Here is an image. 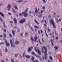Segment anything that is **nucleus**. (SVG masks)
<instances>
[{
  "label": "nucleus",
  "mask_w": 62,
  "mask_h": 62,
  "mask_svg": "<svg viewBox=\"0 0 62 62\" xmlns=\"http://www.w3.org/2000/svg\"><path fill=\"white\" fill-rule=\"evenodd\" d=\"M60 41L61 43H62V40H60Z\"/></svg>",
  "instance_id": "774afa93"
},
{
  "label": "nucleus",
  "mask_w": 62,
  "mask_h": 62,
  "mask_svg": "<svg viewBox=\"0 0 62 62\" xmlns=\"http://www.w3.org/2000/svg\"><path fill=\"white\" fill-rule=\"evenodd\" d=\"M14 8L15 9H18V8H17V6H15Z\"/></svg>",
  "instance_id": "bb28decb"
},
{
  "label": "nucleus",
  "mask_w": 62,
  "mask_h": 62,
  "mask_svg": "<svg viewBox=\"0 0 62 62\" xmlns=\"http://www.w3.org/2000/svg\"><path fill=\"white\" fill-rule=\"evenodd\" d=\"M29 12L31 15V14H33V12L31 11H29Z\"/></svg>",
  "instance_id": "6ab92c4d"
},
{
  "label": "nucleus",
  "mask_w": 62,
  "mask_h": 62,
  "mask_svg": "<svg viewBox=\"0 0 62 62\" xmlns=\"http://www.w3.org/2000/svg\"><path fill=\"white\" fill-rule=\"evenodd\" d=\"M15 56L16 57H17L18 56V54H15Z\"/></svg>",
  "instance_id": "a19ab883"
},
{
  "label": "nucleus",
  "mask_w": 62,
  "mask_h": 62,
  "mask_svg": "<svg viewBox=\"0 0 62 62\" xmlns=\"http://www.w3.org/2000/svg\"><path fill=\"white\" fill-rule=\"evenodd\" d=\"M26 22V20L25 19H22L21 20H20V22L21 23H23L24 22Z\"/></svg>",
  "instance_id": "20e7f679"
},
{
  "label": "nucleus",
  "mask_w": 62,
  "mask_h": 62,
  "mask_svg": "<svg viewBox=\"0 0 62 62\" xmlns=\"http://www.w3.org/2000/svg\"><path fill=\"white\" fill-rule=\"evenodd\" d=\"M34 27H35L36 28L39 29V28L37 26H34Z\"/></svg>",
  "instance_id": "e433bc0d"
},
{
  "label": "nucleus",
  "mask_w": 62,
  "mask_h": 62,
  "mask_svg": "<svg viewBox=\"0 0 62 62\" xmlns=\"http://www.w3.org/2000/svg\"><path fill=\"white\" fill-rule=\"evenodd\" d=\"M9 23H13V22H12V21H9Z\"/></svg>",
  "instance_id": "864d4df0"
},
{
  "label": "nucleus",
  "mask_w": 62,
  "mask_h": 62,
  "mask_svg": "<svg viewBox=\"0 0 62 62\" xmlns=\"http://www.w3.org/2000/svg\"><path fill=\"white\" fill-rule=\"evenodd\" d=\"M23 15V13L22 14L21 13H20L19 14V15L20 16H22Z\"/></svg>",
  "instance_id": "c9c22d12"
},
{
  "label": "nucleus",
  "mask_w": 62,
  "mask_h": 62,
  "mask_svg": "<svg viewBox=\"0 0 62 62\" xmlns=\"http://www.w3.org/2000/svg\"><path fill=\"white\" fill-rule=\"evenodd\" d=\"M9 36L10 37V38H11L12 37V35H11V33L10 34Z\"/></svg>",
  "instance_id": "ea45409f"
},
{
  "label": "nucleus",
  "mask_w": 62,
  "mask_h": 62,
  "mask_svg": "<svg viewBox=\"0 0 62 62\" xmlns=\"http://www.w3.org/2000/svg\"><path fill=\"white\" fill-rule=\"evenodd\" d=\"M11 60L12 61V62H14V60H13V59H12Z\"/></svg>",
  "instance_id": "3c124183"
},
{
  "label": "nucleus",
  "mask_w": 62,
  "mask_h": 62,
  "mask_svg": "<svg viewBox=\"0 0 62 62\" xmlns=\"http://www.w3.org/2000/svg\"><path fill=\"white\" fill-rule=\"evenodd\" d=\"M48 32H50L51 31V30L49 28L48 29Z\"/></svg>",
  "instance_id": "49530a36"
},
{
  "label": "nucleus",
  "mask_w": 62,
  "mask_h": 62,
  "mask_svg": "<svg viewBox=\"0 0 62 62\" xmlns=\"http://www.w3.org/2000/svg\"><path fill=\"white\" fill-rule=\"evenodd\" d=\"M34 39L35 40H37L38 39V37L37 36H35L34 38Z\"/></svg>",
  "instance_id": "aec40b11"
},
{
  "label": "nucleus",
  "mask_w": 62,
  "mask_h": 62,
  "mask_svg": "<svg viewBox=\"0 0 62 62\" xmlns=\"http://www.w3.org/2000/svg\"><path fill=\"white\" fill-rule=\"evenodd\" d=\"M31 30H32L33 31H34V30H33V28H32V27L31 28Z\"/></svg>",
  "instance_id": "052dcab7"
},
{
  "label": "nucleus",
  "mask_w": 62,
  "mask_h": 62,
  "mask_svg": "<svg viewBox=\"0 0 62 62\" xmlns=\"http://www.w3.org/2000/svg\"><path fill=\"white\" fill-rule=\"evenodd\" d=\"M43 1V2L44 3H46V2L45 1V0H42Z\"/></svg>",
  "instance_id": "8fccbe9b"
},
{
  "label": "nucleus",
  "mask_w": 62,
  "mask_h": 62,
  "mask_svg": "<svg viewBox=\"0 0 62 62\" xmlns=\"http://www.w3.org/2000/svg\"><path fill=\"white\" fill-rule=\"evenodd\" d=\"M19 43V42H18L17 41H16V45H18Z\"/></svg>",
  "instance_id": "393cba45"
},
{
  "label": "nucleus",
  "mask_w": 62,
  "mask_h": 62,
  "mask_svg": "<svg viewBox=\"0 0 62 62\" xmlns=\"http://www.w3.org/2000/svg\"><path fill=\"white\" fill-rule=\"evenodd\" d=\"M54 35H53L52 36V37H53L54 39Z\"/></svg>",
  "instance_id": "5fc2aeb1"
},
{
  "label": "nucleus",
  "mask_w": 62,
  "mask_h": 62,
  "mask_svg": "<svg viewBox=\"0 0 62 62\" xmlns=\"http://www.w3.org/2000/svg\"><path fill=\"white\" fill-rule=\"evenodd\" d=\"M3 5V4L2 3H0V6H2Z\"/></svg>",
  "instance_id": "a18cd8bd"
},
{
  "label": "nucleus",
  "mask_w": 62,
  "mask_h": 62,
  "mask_svg": "<svg viewBox=\"0 0 62 62\" xmlns=\"http://www.w3.org/2000/svg\"><path fill=\"white\" fill-rule=\"evenodd\" d=\"M17 2H23V0H19V1H17Z\"/></svg>",
  "instance_id": "2f4dec72"
},
{
  "label": "nucleus",
  "mask_w": 62,
  "mask_h": 62,
  "mask_svg": "<svg viewBox=\"0 0 62 62\" xmlns=\"http://www.w3.org/2000/svg\"><path fill=\"white\" fill-rule=\"evenodd\" d=\"M24 54H25V53H24L23 54V57H24Z\"/></svg>",
  "instance_id": "13d9d810"
},
{
  "label": "nucleus",
  "mask_w": 62,
  "mask_h": 62,
  "mask_svg": "<svg viewBox=\"0 0 62 62\" xmlns=\"http://www.w3.org/2000/svg\"><path fill=\"white\" fill-rule=\"evenodd\" d=\"M28 8H27V9L26 10H25L24 11V12H25L26 13V12H27V10H28Z\"/></svg>",
  "instance_id": "58836bf2"
},
{
  "label": "nucleus",
  "mask_w": 62,
  "mask_h": 62,
  "mask_svg": "<svg viewBox=\"0 0 62 62\" xmlns=\"http://www.w3.org/2000/svg\"><path fill=\"white\" fill-rule=\"evenodd\" d=\"M0 15L2 16V17H4V14H3V13H1V12L0 11Z\"/></svg>",
  "instance_id": "4468645a"
},
{
  "label": "nucleus",
  "mask_w": 62,
  "mask_h": 62,
  "mask_svg": "<svg viewBox=\"0 0 62 62\" xmlns=\"http://www.w3.org/2000/svg\"><path fill=\"white\" fill-rule=\"evenodd\" d=\"M44 30L45 31V33L46 34V36H47V37H48V34H47V32H46V30Z\"/></svg>",
  "instance_id": "4be33fe9"
},
{
  "label": "nucleus",
  "mask_w": 62,
  "mask_h": 62,
  "mask_svg": "<svg viewBox=\"0 0 62 62\" xmlns=\"http://www.w3.org/2000/svg\"><path fill=\"white\" fill-rule=\"evenodd\" d=\"M0 55H2V54L0 53Z\"/></svg>",
  "instance_id": "69168bd1"
},
{
  "label": "nucleus",
  "mask_w": 62,
  "mask_h": 62,
  "mask_svg": "<svg viewBox=\"0 0 62 62\" xmlns=\"http://www.w3.org/2000/svg\"><path fill=\"white\" fill-rule=\"evenodd\" d=\"M25 57L26 58H30V57L29 55H25Z\"/></svg>",
  "instance_id": "9d476101"
},
{
  "label": "nucleus",
  "mask_w": 62,
  "mask_h": 62,
  "mask_svg": "<svg viewBox=\"0 0 62 62\" xmlns=\"http://www.w3.org/2000/svg\"><path fill=\"white\" fill-rule=\"evenodd\" d=\"M17 30H18V31H17L18 32L20 33V30L18 28Z\"/></svg>",
  "instance_id": "4c0bfd02"
},
{
  "label": "nucleus",
  "mask_w": 62,
  "mask_h": 62,
  "mask_svg": "<svg viewBox=\"0 0 62 62\" xmlns=\"http://www.w3.org/2000/svg\"><path fill=\"white\" fill-rule=\"evenodd\" d=\"M35 32H37V30L35 29Z\"/></svg>",
  "instance_id": "338daca9"
},
{
  "label": "nucleus",
  "mask_w": 62,
  "mask_h": 62,
  "mask_svg": "<svg viewBox=\"0 0 62 62\" xmlns=\"http://www.w3.org/2000/svg\"><path fill=\"white\" fill-rule=\"evenodd\" d=\"M49 18H51V15H49L48 16Z\"/></svg>",
  "instance_id": "bf43d9fd"
},
{
  "label": "nucleus",
  "mask_w": 62,
  "mask_h": 62,
  "mask_svg": "<svg viewBox=\"0 0 62 62\" xmlns=\"http://www.w3.org/2000/svg\"><path fill=\"white\" fill-rule=\"evenodd\" d=\"M31 39L32 41H33V37H32V36L31 37Z\"/></svg>",
  "instance_id": "7c9ffc66"
},
{
  "label": "nucleus",
  "mask_w": 62,
  "mask_h": 62,
  "mask_svg": "<svg viewBox=\"0 0 62 62\" xmlns=\"http://www.w3.org/2000/svg\"><path fill=\"white\" fill-rule=\"evenodd\" d=\"M4 32H6V30L5 29H4Z\"/></svg>",
  "instance_id": "6e6d98bb"
},
{
  "label": "nucleus",
  "mask_w": 62,
  "mask_h": 62,
  "mask_svg": "<svg viewBox=\"0 0 62 62\" xmlns=\"http://www.w3.org/2000/svg\"><path fill=\"white\" fill-rule=\"evenodd\" d=\"M6 45L7 46H10V44H9V43H7L6 44Z\"/></svg>",
  "instance_id": "412c9836"
},
{
  "label": "nucleus",
  "mask_w": 62,
  "mask_h": 62,
  "mask_svg": "<svg viewBox=\"0 0 62 62\" xmlns=\"http://www.w3.org/2000/svg\"><path fill=\"white\" fill-rule=\"evenodd\" d=\"M44 26H47V25L44 24Z\"/></svg>",
  "instance_id": "09e8293b"
},
{
  "label": "nucleus",
  "mask_w": 62,
  "mask_h": 62,
  "mask_svg": "<svg viewBox=\"0 0 62 62\" xmlns=\"http://www.w3.org/2000/svg\"><path fill=\"white\" fill-rule=\"evenodd\" d=\"M44 49L45 51L44 52V54H45V58L46 60L47 59V47H46V48L45 46H43Z\"/></svg>",
  "instance_id": "f257e3e1"
},
{
  "label": "nucleus",
  "mask_w": 62,
  "mask_h": 62,
  "mask_svg": "<svg viewBox=\"0 0 62 62\" xmlns=\"http://www.w3.org/2000/svg\"><path fill=\"white\" fill-rule=\"evenodd\" d=\"M55 19H56V23H59V21L58 20V18H55Z\"/></svg>",
  "instance_id": "f3484780"
},
{
  "label": "nucleus",
  "mask_w": 62,
  "mask_h": 62,
  "mask_svg": "<svg viewBox=\"0 0 62 62\" xmlns=\"http://www.w3.org/2000/svg\"><path fill=\"white\" fill-rule=\"evenodd\" d=\"M12 33L13 34V37H14L15 36V31L13 30H12Z\"/></svg>",
  "instance_id": "f8f14e48"
},
{
  "label": "nucleus",
  "mask_w": 62,
  "mask_h": 62,
  "mask_svg": "<svg viewBox=\"0 0 62 62\" xmlns=\"http://www.w3.org/2000/svg\"><path fill=\"white\" fill-rule=\"evenodd\" d=\"M8 15H11V13L9 12L8 13Z\"/></svg>",
  "instance_id": "de8ad7c7"
},
{
  "label": "nucleus",
  "mask_w": 62,
  "mask_h": 62,
  "mask_svg": "<svg viewBox=\"0 0 62 62\" xmlns=\"http://www.w3.org/2000/svg\"><path fill=\"white\" fill-rule=\"evenodd\" d=\"M56 39L57 40H58V37H56Z\"/></svg>",
  "instance_id": "c03bdc74"
},
{
  "label": "nucleus",
  "mask_w": 62,
  "mask_h": 62,
  "mask_svg": "<svg viewBox=\"0 0 62 62\" xmlns=\"http://www.w3.org/2000/svg\"><path fill=\"white\" fill-rule=\"evenodd\" d=\"M5 43H6H6H7V41L6 40V41H5Z\"/></svg>",
  "instance_id": "e2e57ef3"
},
{
  "label": "nucleus",
  "mask_w": 62,
  "mask_h": 62,
  "mask_svg": "<svg viewBox=\"0 0 62 62\" xmlns=\"http://www.w3.org/2000/svg\"><path fill=\"white\" fill-rule=\"evenodd\" d=\"M42 14H40L39 15V16H38V17L39 18H41L42 17Z\"/></svg>",
  "instance_id": "9b49d317"
},
{
  "label": "nucleus",
  "mask_w": 62,
  "mask_h": 62,
  "mask_svg": "<svg viewBox=\"0 0 62 62\" xmlns=\"http://www.w3.org/2000/svg\"><path fill=\"white\" fill-rule=\"evenodd\" d=\"M42 32H43L42 31V30H41V33H42Z\"/></svg>",
  "instance_id": "0e129e2a"
},
{
  "label": "nucleus",
  "mask_w": 62,
  "mask_h": 62,
  "mask_svg": "<svg viewBox=\"0 0 62 62\" xmlns=\"http://www.w3.org/2000/svg\"><path fill=\"white\" fill-rule=\"evenodd\" d=\"M10 42L11 45L12 47H14L15 46L13 45V44L12 43V40L10 39Z\"/></svg>",
  "instance_id": "0eeeda50"
},
{
  "label": "nucleus",
  "mask_w": 62,
  "mask_h": 62,
  "mask_svg": "<svg viewBox=\"0 0 62 62\" xmlns=\"http://www.w3.org/2000/svg\"><path fill=\"white\" fill-rule=\"evenodd\" d=\"M35 13L36 14L38 13V10H37V7H36L35 8Z\"/></svg>",
  "instance_id": "a211bd4d"
},
{
  "label": "nucleus",
  "mask_w": 62,
  "mask_h": 62,
  "mask_svg": "<svg viewBox=\"0 0 62 62\" xmlns=\"http://www.w3.org/2000/svg\"><path fill=\"white\" fill-rule=\"evenodd\" d=\"M22 14H24V16L25 17H27L28 15V14L25 12H22Z\"/></svg>",
  "instance_id": "423d86ee"
},
{
  "label": "nucleus",
  "mask_w": 62,
  "mask_h": 62,
  "mask_svg": "<svg viewBox=\"0 0 62 62\" xmlns=\"http://www.w3.org/2000/svg\"><path fill=\"white\" fill-rule=\"evenodd\" d=\"M3 36L4 38H6L7 37V35L6 34H5V33H4V34H3Z\"/></svg>",
  "instance_id": "5701e85b"
},
{
  "label": "nucleus",
  "mask_w": 62,
  "mask_h": 62,
  "mask_svg": "<svg viewBox=\"0 0 62 62\" xmlns=\"http://www.w3.org/2000/svg\"><path fill=\"white\" fill-rule=\"evenodd\" d=\"M35 50L36 52H37V51H38V54L39 55H40L41 54V53L40 52V51L39 50V49L38 48L36 47L35 48Z\"/></svg>",
  "instance_id": "f03ea898"
},
{
  "label": "nucleus",
  "mask_w": 62,
  "mask_h": 62,
  "mask_svg": "<svg viewBox=\"0 0 62 62\" xmlns=\"http://www.w3.org/2000/svg\"><path fill=\"white\" fill-rule=\"evenodd\" d=\"M42 8L44 10H45V6H44L42 7Z\"/></svg>",
  "instance_id": "c756f323"
},
{
  "label": "nucleus",
  "mask_w": 62,
  "mask_h": 62,
  "mask_svg": "<svg viewBox=\"0 0 62 62\" xmlns=\"http://www.w3.org/2000/svg\"><path fill=\"white\" fill-rule=\"evenodd\" d=\"M27 34L28 33L27 32H26L25 33V35H26V36H27V35H28Z\"/></svg>",
  "instance_id": "79ce46f5"
},
{
  "label": "nucleus",
  "mask_w": 62,
  "mask_h": 62,
  "mask_svg": "<svg viewBox=\"0 0 62 62\" xmlns=\"http://www.w3.org/2000/svg\"><path fill=\"white\" fill-rule=\"evenodd\" d=\"M51 43L52 46H53V45H54V44H53V42H54V41H53L52 39H51Z\"/></svg>",
  "instance_id": "dca6fc26"
},
{
  "label": "nucleus",
  "mask_w": 62,
  "mask_h": 62,
  "mask_svg": "<svg viewBox=\"0 0 62 62\" xmlns=\"http://www.w3.org/2000/svg\"><path fill=\"white\" fill-rule=\"evenodd\" d=\"M34 21L38 25H39V23H38V22L37 21V20H36V19H34Z\"/></svg>",
  "instance_id": "ddd939ff"
},
{
  "label": "nucleus",
  "mask_w": 62,
  "mask_h": 62,
  "mask_svg": "<svg viewBox=\"0 0 62 62\" xmlns=\"http://www.w3.org/2000/svg\"><path fill=\"white\" fill-rule=\"evenodd\" d=\"M33 46H31L30 47V48L29 47L28 49V52H31V50L33 49Z\"/></svg>",
  "instance_id": "39448f33"
},
{
  "label": "nucleus",
  "mask_w": 62,
  "mask_h": 62,
  "mask_svg": "<svg viewBox=\"0 0 62 62\" xmlns=\"http://www.w3.org/2000/svg\"><path fill=\"white\" fill-rule=\"evenodd\" d=\"M43 19H44V18H45L44 16H43Z\"/></svg>",
  "instance_id": "680f3d73"
},
{
  "label": "nucleus",
  "mask_w": 62,
  "mask_h": 62,
  "mask_svg": "<svg viewBox=\"0 0 62 62\" xmlns=\"http://www.w3.org/2000/svg\"><path fill=\"white\" fill-rule=\"evenodd\" d=\"M45 23H46V24H47V22H46V21L45 20Z\"/></svg>",
  "instance_id": "4d7b16f0"
},
{
  "label": "nucleus",
  "mask_w": 62,
  "mask_h": 62,
  "mask_svg": "<svg viewBox=\"0 0 62 62\" xmlns=\"http://www.w3.org/2000/svg\"><path fill=\"white\" fill-rule=\"evenodd\" d=\"M0 21L1 22H3V19L2 18H1V17H0Z\"/></svg>",
  "instance_id": "37998d69"
},
{
  "label": "nucleus",
  "mask_w": 62,
  "mask_h": 62,
  "mask_svg": "<svg viewBox=\"0 0 62 62\" xmlns=\"http://www.w3.org/2000/svg\"><path fill=\"white\" fill-rule=\"evenodd\" d=\"M13 21L14 22V23H16V24L17 23V19H16V18H14L13 19Z\"/></svg>",
  "instance_id": "1a4fd4ad"
},
{
  "label": "nucleus",
  "mask_w": 62,
  "mask_h": 62,
  "mask_svg": "<svg viewBox=\"0 0 62 62\" xmlns=\"http://www.w3.org/2000/svg\"><path fill=\"white\" fill-rule=\"evenodd\" d=\"M5 52H8V49L7 48H5Z\"/></svg>",
  "instance_id": "473e14b6"
},
{
  "label": "nucleus",
  "mask_w": 62,
  "mask_h": 62,
  "mask_svg": "<svg viewBox=\"0 0 62 62\" xmlns=\"http://www.w3.org/2000/svg\"><path fill=\"white\" fill-rule=\"evenodd\" d=\"M54 48L55 49V50H56L58 49V47L57 46H55Z\"/></svg>",
  "instance_id": "cd10ccee"
},
{
  "label": "nucleus",
  "mask_w": 62,
  "mask_h": 62,
  "mask_svg": "<svg viewBox=\"0 0 62 62\" xmlns=\"http://www.w3.org/2000/svg\"><path fill=\"white\" fill-rule=\"evenodd\" d=\"M0 45H1V44L4 45V42H1L0 43Z\"/></svg>",
  "instance_id": "f704fd0d"
},
{
  "label": "nucleus",
  "mask_w": 62,
  "mask_h": 62,
  "mask_svg": "<svg viewBox=\"0 0 62 62\" xmlns=\"http://www.w3.org/2000/svg\"><path fill=\"white\" fill-rule=\"evenodd\" d=\"M38 33L39 34H40V31H38Z\"/></svg>",
  "instance_id": "603ef678"
},
{
  "label": "nucleus",
  "mask_w": 62,
  "mask_h": 62,
  "mask_svg": "<svg viewBox=\"0 0 62 62\" xmlns=\"http://www.w3.org/2000/svg\"><path fill=\"white\" fill-rule=\"evenodd\" d=\"M39 43H40L41 44H42V43L40 41V39H39Z\"/></svg>",
  "instance_id": "a878e982"
},
{
  "label": "nucleus",
  "mask_w": 62,
  "mask_h": 62,
  "mask_svg": "<svg viewBox=\"0 0 62 62\" xmlns=\"http://www.w3.org/2000/svg\"><path fill=\"white\" fill-rule=\"evenodd\" d=\"M13 10V12L14 13H16V11H15V10H14V9H13V8H12Z\"/></svg>",
  "instance_id": "c85d7f7f"
},
{
  "label": "nucleus",
  "mask_w": 62,
  "mask_h": 62,
  "mask_svg": "<svg viewBox=\"0 0 62 62\" xmlns=\"http://www.w3.org/2000/svg\"><path fill=\"white\" fill-rule=\"evenodd\" d=\"M32 54L33 55H35V56H36L37 57H38V56H37V55L36 54H35V53L33 52H32Z\"/></svg>",
  "instance_id": "2eb2a0df"
},
{
  "label": "nucleus",
  "mask_w": 62,
  "mask_h": 62,
  "mask_svg": "<svg viewBox=\"0 0 62 62\" xmlns=\"http://www.w3.org/2000/svg\"><path fill=\"white\" fill-rule=\"evenodd\" d=\"M31 60L32 61H34V58L33 56H32L31 57Z\"/></svg>",
  "instance_id": "b1692460"
},
{
  "label": "nucleus",
  "mask_w": 62,
  "mask_h": 62,
  "mask_svg": "<svg viewBox=\"0 0 62 62\" xmlns=\"http://www.w3.org/2000/svg\"><path fill=\"white\" fill-rule=\"evenodd\" d=\"M49 58L51 60H52V59H53V58H52V57L51 56H49Z\"/></svg>",
  "instance_id": "72a5a7b5"
},
{
  "label": "nucleus",
  "mask_w": 62,
  "mask_h": 62,
  "mask_svg": "<svg viewBox=\"0 0 62 62\" xmlns=\"http://www.w3.org/2000/svg\"><path fill=\"white\" fill-rule=\"evenodd\" d=\"M11 8V6H10V4H9L8 5L7 8H8V10L9 11L10 10V8Z\"/></svg>",
  "instance_id": "6e6552de"
},
{
  "label": "nucleus",
  "mask_w": 62,
  "mask_h": 62,
  "mask_svg": "<svg viewBox=\"0 0 62 62\" xmlns=\"http://www.w3.org/2000/svg\"><path fill=\"white\" fill-rule=\"evenodd\" d=\"M51 21L52 23V24L54 28H56V26L54 25V21H53V19H51Z\"/></svg>",
  "instance_id": "7ed1b4c3"
}]
</instances>
